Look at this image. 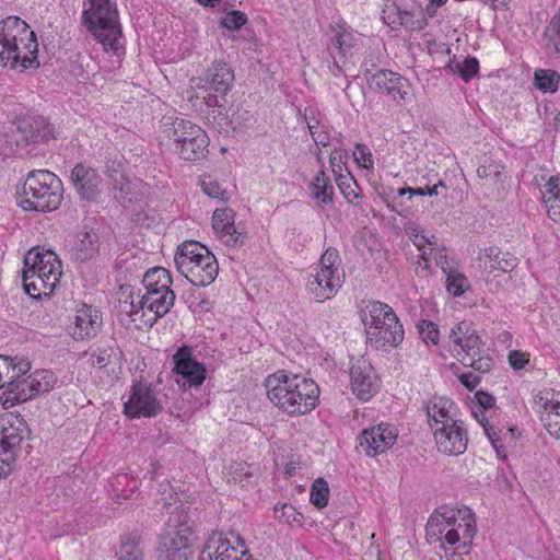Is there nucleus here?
Wrapping results in <instances>:
<instances>
[{
    "instance_id": "f257e3e1",
    "label": "nucleus",
    "mask_w": 560,
    "mask_h": 560,
    "mask_svg": "<svg viewBox=\"0 0 560 560\" xmlns=\"http://www.w3.org/2000/svg\"><path fill=\"white\" fill-rule=\"evenodd\" d=\"M265 387L271 404L290 416L311 412L319 398V387L312 378L285 370L269 375Z\"/></svg>"
},
{
    "instance_id": "f03ea898",
    "label": "nucleus",
    "mask_w": 560,
    "mask_h": 560,
    "mask_svg": "<svg viewBox=\"0 0 560 560\" xmlns=\"http://www.w3.org/2000/svg\"><path fill=\"white\" fill-rule=\"evenodd\" d=\"M162 132L172 142L175 153L185 161L198 162L209 153L210 139L207 132L188 119L165 116Z\"/></svg>"
},
{
    "instance_id": "7ed1b4c3",
    "label": "nucleus",
    "mask_w": 560,
    "mask_h": 560,
    "mask_svg": "<svg viewBox=\"0 0 560 560\" xmlns=\"http://www.w3.org/2000/svg\"><path fill=\"white\" fill-rule=\"evenodd\" d=\"M174 262L176 269L195 287L210 285L219 271L215 256L196 241L182 243L175 253Z\"/></svg>"
},
{
    "instance_id": "20e7f679",
    "label": "nucleus",
    "mask_w": 560,
    "mask_h": 560,
    "mask_svg": "<svg viewBox=\"0 0 560 560\" xmlns=\"http://www.w3.org/2000/svg\"><path fill=\"white\" fill-rule=\"evenodd\" d=\"M82 22L89 32L104 46L105 50H118V38L122 36L118 9L110 0H88Z\"/></svg>"
},
{
    "instance_id": "39448f33",
    "label": "nucleus",
    "mask_w": 560,
    "mask_h": 560,
    "mask_svg": "<svg viewBox=\"0 0 560 560\" xmlns=\"http://www.w3.org/2000/svg\"><path fill=\"white\" fill-rule=\"evenodd\" d=\"M31 368L32 363L26 359L14 362V359L10 357L0 355V388L7 385L3 393L5 408L30 400L35 396V378H32V375L24 377Z\"/></svg>"
},
{
    "instance_id": "423d86ee",
    "label": "nucleus",
    "mask_w": 560,
    "mask_h": 560,
    "mask_svg": "<svg viewBox=\"0 0 560 560\" xmlns=\"http://www.w3.org/2000/svg\"><path fill=\"white\" fill-rule=\"evenodd\" d=\"M448 339L459 348L457 355L464 366L471 368L479 373H487L493 366V360L489 354L481 352V338L467 322H459L450 332Z\"/></svg>"
},
{
    "instance_id": "0eeeda50",
    "label": "nucleus",
    "mask_w": 560,
    "mask_h": 560,
    "mask_svg": "<svg viewBox=\"0 0 560 560\" xmlns=\"http://www.w3.org/2000/svg\"><path fill=\"white\" fill-rule=\"evenodd\" d=\"M32 434L23 418L0 419V478L10 475L24 439Z\"/></svg>"
},
{
    "instance_id": "6e6552de",
    "label": "nucleus",
    "mask_w": 560,
    "mask_h": 560,
    "mask_svg": "<svg viewBox=\"0 0 560 560\" xmlns=\"http://www.w3.org/2000/svg\"><path fill=\"white\" fill-rule=\"evenodd\" d=\"M235 81L234 70L223 60H215L205 74L203 84L198 86L194 97V106L199 100H208L217 105L220 100L226 97Z\"/></svg>"
},
{
    "instance_id": "1a4fd4ad",
    "label": "nucleus",
    "mask_w": 560,
    "mask_h": 560,
    "mask_svg": "<svg viewBox=\"0 0 560 560\" xmlns=\"http://www.w3.org/2000/svg\"><path fill=\"white\" fill-rule=\"evenodd\" d=\"M459 515V509L455 512L452 509L436 510L427 523V540L429 542H440V548L447 551L445 544L455 546L460 540V529L464 527V521Z\"/></svg>"
},
{
    "instance_id": "9d476101",
    "label": "nucleus",
    "mask_w": 560,
    "mask_h": 560,
    "mask_svg": "<svg viewBox=\"0 0 560 560\" xmlns=\"http://www.w3.org/2000/svg\"><path fill=\"white\" fill-rule=\"evenodd\" d=\"M364 78L372 90L385 93L398 104L411 101L410 83L397 72L385 69L372 72L365 69Z\"/></svg>"
},
{
    "instance_id": "9b49d317",
    "label": "nucleus",
    "mask_w": 560,
    "mask_h": 560,
    "mask_svg": "<svg viewBox=\"0 0 560 560\" xmlns=\"http://www.w3.org/2000/svg\"><path fill=\"white\" fill-rule=\"evenodd\" d=\"M199 101L205 106L200 107L201 113L205 114L206 119L221 135L229 136L231 132L242 127L243 124L249 119V113L247 110L241 112L238 108H228L226 97L220 100L221 102H219L217 105L210 104L208 100Z\"/></svg>"
},
{
    "instance_id": "f8f14e48",
    "label": "nucleus",
    "mask_w": 560,
    "mask_h": 560,
    "mask_svg": "<svg viewBox=\"0 0 560 560\" xmlns=\"http://www.w3.org/2000/svg\"><path fill=\"white\" fill-rule=\"evenodd\" d=\"M151 384L142 381L133 382L128 400L124 404V413L131 418H152L162 411Z\"/></svg>"
},
{
    "instance_id": "ddd939ff",
    "label": "nucleus",
    "mask_w": 560,
    "mask_h": 560,
    "mask_svg": "<svg viewBox=\"0 0 560 560\" xmlns=\"http://www.w3.org/2000/svg\"><path fill=\"white\" fill-rule=\"evenodd\" d=\"M130 310L127 312L129 315L138 314L140 311L147 310L152 313V318L147 323L152 326L159 318L165 316L175 302V293L172 289H164L156 292H144L143 294H130Z\"/></svg>"
},
{
    "instance_id": "4468645a",
    "label": "nucleus",
    "mask_w": 560,
    "mask_h": 560,
    "mask_svg": "<svg viewBox=\"0 0 560 560\" xmlns=\"http://www.w3.org/2000/svg\"><path fill=\"white\" fill-rule=\"evenodd\" d=\"M70 179L81 201L97 202L102 195L103 179L95 168L85 163H77Z\"/></svg>"
},
{
    "instance_id": "2eb2a0df",
    "label": "nucleus",
    "mask_w": 560,
    "mask_h": 560,
    "mask_svg": "<svg viewBox=\"0 0 560 560\" xmlns=\"http://www.w3.org/2000/svg\"><path fill=\"white\" fill-rule=\"evenodd\" d=\"M37 278L44 288L37 289V301L49 299L59 284L62 275V265L57 254L52 250L40 252L37 246Z\"/></svg>"
},
{
    "instance_id": "dca6fc26",
    "label": "nucleus",
    "mask_w": 560,
    "mask_h": 560,
    "mask_svg": "<svg viewBox=\"0 0 560 560\" xmlns=\"http://www.w3.org/2000/svg\"><path fill=\"white\" fill-rule=\"evenodd\" d=\"M397 429L389 423H380L362 431L359 440V447L370 457L386 452L396 440Z\"/></svg>"
},
{
    "instance_id": "f3484780",
    "label": "nucleus",
    "mask_w": 560,
    "mask_h": 560,
    "mask_svg": "<svg viewBox=\"0 0 560 560\" xmlns=\"http://www.w3.org/2000/svg\"><path fill=\"white\" fill-rule=\"evenodd\" d=\"M438 450L446 455L457 456L467 448L468 436L463 421L451 422L433 429Z\"/></svg>"
},
{
    "instance_id": "a211bd4d",
    "label": "nucleus",
    "mask_w": 560,
    "mask_h": 560,
    "mask_svg": "<svg viewBox=\"0 0 560 560\" xmlns=\"http://www.w3.org/2000/svg\"><path fill=\"white\" fill-rule=\"evenodd\" d=\"M350 384L353 394L361 400H369L378 389V378L371 363L364 358H358L350 369Z\"/></svg>"
},
{
    "instance_id": "6ab92c4d",
    "label": "nucleus",
    "mask_w": 560,
    "mask_h": 560,
    "mask_svg": "<svg viewBox=\"0 0 560 560\" xmlns=\"http://www.w3.org/2000/svg\"><path fill=\"white\" fill-rule=\"evenodd\" d=\"M62 184L57 175L37 170V212H50L59 208Z\"/></svg>"
},
{
    "instance_id": "aec40b11",
    "label": "nucleus",
    "mask_w": 560,
    "mask_h": 560,
    "mask_svg": "<svg viewBox=\"0 0 560 560\" xmlns=\"http://www.w3.org/2000/svg\"><path fill=\"white\" fill-rule=\"evenodd\" d=\"M366 340L375 350L396 348L404 339L402 325L397 316L390 317L382 325L368 326Z\"/></svg>"
},
{
    "instance_id": "412c9836",
    "label": "nucleus",
    "mask_w": 560,
    "mask_h": 560,
    "mask_svg": "<svg viewBox=\"0 0 560 560\" xmlns=\"http://www.w3.org/2000/svg\"><path fill=\"white\" fill-rule=\"evenodd\" d=\"M195 537L163 533L156 547V560H191Z\"/></svg>"
},
{
    "instance_id": "4be33fe9",
    "label": "nucleus",
    "mask_w": 560,
    "mask_h": 560,
    "mask_svg": "<svg viewBox=\"0 0 560 560\" xmlns=\"http://www.w3.org/2000/svg\"><path fill=\"white\" fill-rule=\"evenodd\" d=\"M173 371L185 380L189 387H199L206 380V366L192 358L191 349L184 346L173 357Z\"/></svg>"
},
{
    "instance_id": "5701e85b",
    "label": "nucleus",
    "mask_w": 560,
    "mask_h": 560,
    "mask_svg": "<svg viewBox=\"0 0 560 560\" xmlns=\"http://www.w3.org/2000/svg\"><path fill=\"white\" fill-rule=\"evenodd\" d=\"M235 212L232 208L215 209L212 214V229L226 246L240 247L246 234L235 225Z\"/></svg>"
},
{
    "instance_id": "b1692460",
    "label": "nucleus",
    "mask_w": 560,
    "mask_h": 560,
    "mask_svg": "<svg viewBox=\"0 0 560 560\" xmlns=\"http://www.w3.org/2000/svg\"><path fill=\"white\" fill-rule=\"evenodd\" d=\"M102 327V315L93 306L83 304L77 310L73 323L68 327L69 335L74 340L94 338Z\"/></svg>"
},
{
    "instance_id": "393cba45",
    "label": "nucleus",
    "mask_w": 560,
    "mask_h": 560,
    "mask_svg": "<svg viewBox=\"0 0 560 560\" xmlns=\"http://www.w3.org/2000/svg\"><path fill=\"white\" fill-rule=\"evenodd\" d=\"M237 545L243 549L237 550V547L233 546L231 540L219 537L218 546L212 550L210 545H206L201 550L199 560H253L250 553L245 547V540L241 535H235Z\"/></svg>"
},
{
    "instance_id": "a878e982",
    "label": "nucleus",
    "mask_w": 560,
    "mask_h": 560,
    "mask_svg": "<svg viewBox=\"0 0 560 560\" xmlns=\"http://www.w3.org/2000/svg\"><path fill=\"white\" fill-rule=\"evenodd\" d=\"M101 241L98 231L83 225L75 234L72 246V257L75 261L84 262L95 258L100 253Z\"/></svg>"
},
{
    "instance_id": "bb28decb",
    "label": "nucleus",
    "mask_w": 560,
    "mask_h": 560,
    "mask_svg": "<svg viewBox=\"0 0 560 560\" xmlns=\"http://www.w3.org/2000/svg\"><path fill=\"white\" fill-rule=\"evenodd\" d=\"M455 404L445 397H433L425 405V413L431 430L436 429L439 425L458 421L454 419L453 411Z\"/></svg>"
},
{
    "instance_id": "cd10ccee",
    "label": "nucleus",
    "mask_w": 560,
    "mask_h": 560,
    "mask_svg": "<svg viewBox=\"0 0 560 560\" xmlns=\"http://www.w3.org/2000/svg\"><path fill=\"white\" fill-rule=\"evenodd\" d=\"M340 257L336 248H328L320 257V280H325L327 294L331 293L335 288H341V279L339 275Z\"/></svg>"
},
{
    "instance_id": "c85d7f7f",
    "label": "nucleus",
    "mask_w": 560,
    "mask_h": 560,
    "mask_svg": "<svg viewBox=\"0 0 560 560\" xmlns=\"http://www.w3.org/2000/svg\"><path fill=\"white\" fill-rule=\"evenodd\" d=\"M483 260V267L487 271L493 272L495 270L502 272L512 271L518 264V259L508 252H502L498 247L485 248L479 256Z\"/></svg>"
},
{
    "instance_id": "c756f323",
    "label": "nucleus",
    "mask_w": 560,
    "mask_h": 560,
    "mask_svg": "<svg viewBox=\"0 0 560 560\" xmlns=\"http://www.w3.org/2000/svg\"><path fill=\"white\" fill-rule=\"evenodd\" d=\"M164 533L195 537V522L190 517L189 508H184L183 504L176 506L168 517Z\"/></svg>"
},
{
    "instance_id": "7c9ffc66",
    "label": "nucleus",
    "mask_w": 560,
    "mask_h": 560,
    "mask_svg": "<svg viewBox=\"0 0 560 560\" xmlns=\"http://www.w3.org/2000/svg\"><path fill=\"white\" fill-rule=\"evenodd\" d=\"M459 515H463L462 521H464V527L460 529V540L456 544L457 546L455 548L462 556H464L470 553L472 540L477 533V527L475 513L471 511V509L467 506L459 509Z\"/></svg>"
},
{
    "instance_id": "2f4dec72",
    "label": "nucleus",
    "mask_w": 560,
    "mask_h": 560,
    "mask_svg": "<svg viewBox=\"0 0 560 560\" xmlns=\"http://www.w3.org/2000/svg\"><path fill=\"white\" fill-rule=\"evenodd\" d=\"M257 467L245 462H233L228 468V481L242 488L253 486L258 478Z\"/></svg>"
},
{
    "instance_id": "473e14b6",
    "label": "nucleus",
    "mask_w": 560,
    "mask_h": 560,
    "mask_svg": "<svg viewBox=\"0 0 560 560\" xmlns=\"http://www.w3.org/2000/svg\"><path fill=\"white\" fill-rule=\"evenodd\" d=\"M30 26L19 16H8L0 22V43L23 42Z\"/></svg>"
},
{
    "instance_id": "72a5a7b5",
    "label": "nucleus",
    "mask_w": 560,
    "mask_h": 560,
    "mask_svg": "<svg viewBox=\"0 0 560 560\" xmlns=\"http://www.w3.org/2000/svg\"><path fill=\"white\" fill-rule=\"evenodd\" d=\"M395 24H402L409 31H421L428 25L425 13L420 5H413L410 10L396 9Z\"/></svg>"
},
{
    "instance_id": "f704fd0d",
    "label": "nucleus",
    "mask_w": 560,
    "mask_h": 560,
    "mask_svg": "<svg viewBox=\"0 0 560 560\" xmlns=\"http://www.w3.org/2000/svg\"><path fill=\"white\" fill-rule=\"evenodd\" d=\"M172 283L173 281L170 271L163 267L149 269L142 279L145 292H156L164 289H171Z\"/></svg>"
},
{
    "instance_id": "c9c22d12",
    "label": "nucleus",
    "mask_w": 560,
    "mask_h": 560,
    "mask_svg": "<svg viewBox=\"0 0 560 560\" xmlns=\"http://www.w3.org/2000/svg\"><path fill=\"white\" fill-rule=\"evenodd\" d=\"M331 46L338 50L340 59H346L357 44V39L346 25L331 26Z\"/></svg>"
},
{
    "instance_id": "e433bc0d",
    "label": "nucleus",
    "mask_w": 560,
    "mask_h": 560,
    "mask_svg": "<svg viewBox=\"0 0 560 560\" xmlns=\"http://www.w3.org/2000/svg\"><path fill=\"white\" fill-rule=\"evenodd\" d=\"M311 196L320 200L322 203L328 205L334 199V186L326 173L320 170L317 172L314 180L310 185Z\"/></svg>"
},
{
    "instance_id": "4c0bfd02",
    "label": "nucleus",
    "mask_w": 560,
    "mask_h": 560,
    "mask_svg": "<svg viewBox=\"0 0 560 560\" xmlns=\"http://www.w3.org/2000/svg\"><path fill=\"white\" fill-rule=\"evenodd\" d=\"M396 314L393 308L380 301H373L368 305V313L364 314L363 323L365 331L368 326L382 325V322H387L390 317H395Z\"/></svg>"
},
{
    "instance_id": "58836bf2",
    "label": "nucleus",
    "mask_w": 560,
    "mask_h": 560,
    "mask_svg": "<svg viewBox=\"0 0 560 560\" xmlns=\"http://www.w3.org/2000/svg\"><path fill=\"white\" fill-rule=\"evenodd\" d=\"M141 537L137 533H131L122 537L119 550L117 551L118 560H143V551L140 547Z\"/></svg>"
},
{
    "instance_id": "ea45409f",
    "label": "nucleus",
    "mask_w": 560,
    "mask_h": 560,
    "mask_svg": "<svg viewBox=\"0 0 560 560\" xmlns=\"http://www.w3.org/2000/svg\"><path fill=\"white\" fill-rule=\"evenodd\" d=\"M547 413L544 418L545 427L548 433L556 439H560V393L557 398H552L545 404Z\"/></svg>"
},
{
    "instance_id": "a19ab883",
    "label": "nucleus",
    "mask_w": 560,
    "mask_h": 560,
    "mask_svg": "<svg viewBox=\"0 0 560 560\" xmlns=\"http://www.w3.org/2000/svg\"><path fill=\"white\" fill-rule=\"evenodd\" d=\"M535 86L542 93H555L558 90L560 75L551 69H537L534 73Z\"/></svg>"
},
{
    "instance_id": "79ce46f5",
    "label": "nucleus",
    "mask_w": 560,
    "mask_h": 560,
    "mask_svg": "<svg viewBox=\"0 0 560 560\" xmlns=\"http://www.w3.org/2000/svg\"><path fill=\"white\" fill-rule=\"evenodd\" d=\"M115 194V199L120 203L132 202L136 198L133 183L124 174L109 182Z\"/></svg>"
},
{
    "instance_id": "37998d69",
    "label": "nucleus",
    "mask_w": 560,
    "mask_h": 560,
    "mask_svg": "<svg viewBox=\"0 0 560 560\" xmlns=\"http://www.w3.org/2000/svg\"><path fill=\"white\" fill-rule=\"evenodd\" d=\"M35 276V247H31L23 256V270L22 282L24 292L31 298L35 299L32 290H35V282H27L28 279Z\"/></svg>"
},
{
    "instance_id": "c03bdc74",
    "label": "nucleus",
    "mask_w": 560,
    "mask_h": 560,
    "mask_svg": "<svg viewBox=\"0 0 560 560\" xmlns=\"http://www.w3.org/2000/svg\"><path fill=\"white\" fill-rule=\"evenodd\" d=\"M329 500V486L328 482L319 477L314 480L310 490V501L317 509H324L327 506Z\"/></svg>"
},
{
    "instance_id": "a18cd8bd",
    "label": "nucleus",
    "mask_w": 560,
    "mask_h": 560,
    "mask_svg": "<svg viewBox=\"0 0 560 560\" xmlns=\"http://www.w3.org/2000/svg\"><path fill=\"white\" fill-rule=\"evenodd\" d=\"M200 187L202 192L210 198L222 201H226L229 199L226 190L222 188L220 183L211 175H205L201 177Z\"/></svg>"
},
{
    "instance_id": "49530a36",
    "label": "nucleus",
    "mask_w": 560,
    "mask_h": 560,
    "mask_svg": "<svg viewBox=\"0 0 560 560\" xmlns=\"http://www.w3.org/2000/svg\"><path fill=\"white\" fill-rule=\"evenodd\" d=\"M318 277H320V270L311 276L307 281V289L318 302H323L331 299L339 288H335L331 293L327 294V288L325 287L326 281L320 280Z\"/></svg>"
},
{
    "instance_id": "de8ad7c7",
    "label": "nucleus",
    "mask_w": 560,
    "mask_h": 560,
    "mask_svg": "<svg viewBox=\"0 0 560 560\" xmlns=\"http://www.w3.org/2000/svg\"><path fill=\"white\" fill-rule=\"evenodd\" d=\"M335 180L348 202L353 203L354 199L360 198V195L357 192L359 186L350 173L343 176H337Z\"/></svg>"
},
{
    "instance_id": "09e8293b",
    "label": "nucleus",
    "mask_w": 560,
    "mask_h": 560,
    "mask_svg": "<svg viewBox=\"0 0 560 560\" xmlns=\"http://www.w3.org/2000/svg\"><path fill=\"white\" fill-rule=\"evenodd\" d=\"M275 514L278 518L283 520L288 524H302L303 522V514L298 512L295 506L292 504L283 503L281 505L277 504L275 506Z\"/></svg>"
},
{
    "instance_id": "8fccbe9b",
    "label": "nucleus",
    "mask_w": 560,
    "mask_h": 560,
    "mask_svg": "<svg viewBox=\"0 0 560 560\" xmlns=\"http://www.w3.org/2000/svg\"><path fill=\"white\" fill-rule=\"evenodd\" d=\"M56 373L48 369L37 370V394L50 392L57 384Z\"/></svg>"
},
{
    "instance_id": "3c124183",
    "label": "nucleus",
    "mask_w": 560,
    "mask_h": 560,
    "mask_svg": "<svg viewBox=\"0 0 560 560\" xmlns=\"http://www.w3.org/2000/svg\"><path fill=\"white\" fill-rule=\"evenodd\" d=\"M57 138V130L45 117H37V143H47Z\"/></svg>"
},
{
    "instance_id": "603ef678",
    "label": "nucleus",
    "mask_w": 560,
    "mask_h": 560,
    "mask_svg": "<svg viewBox=\"0 0 560 560\" xmlns=\"http://www.w3.org/2000/svg\"><path fill=\"white\" fill-rule=\"evenodd\" d=\"M220 23L230 31H237L247 23V15L242 11L233 10L222 18Z\"/></svg>"
},
{
    "instance_id": "864d4df0",
    "label": "nucleus",
    "mask_w": 560,
    "mask_h": 560,
    "mask_svg": "<svg viewBox=\"0 0 560 560\" xmlns=\"http://www.w3.org/2000/svg\"><path fill=\"white\" fill-rule=\"evenodd\" d=\"M466 283V278L464 275L459 272L451 271L447 273L446 278V290L453 296H460L464 294V284Z\"/></svg>"
},
{
    "instance_id": "5fc2aeb1",
    "label": "nucleus",
    "mask_w": 560,
    "mask_h": 560,
    "mask_svg": "<svg viewBox=\"0 0 560 560\" xmlns=\"http://www.w3.org/2000/svg\"><path fill=\"white\" fill-rule=\"evenodd\" d=\"M417 327L425 342L431 341L433 345H438L440 331L436 324L431 320L421 319Z\"/></svg>"
},
{
    "instance_id": "6e6d98bb",
    "label": "nucleus",
    "mask_w": 560,
    "mask_h": 560,
    "mask_svg": "<svg viewBox=\"0 0 560 560\" xmlns=\"http://www.w3.org/2000/svg\"><path fill=\"white\" fill-rule=\"evenodd\" d=\"M18 132L21 135L18 142H25L26 144L34 142L35 129L33 127L32 118H19L16 121Z\"/></svg>"
},
{
    "instance_id": "4d7b16f0",
    "label": "nucleus",
    "mask_w": 560,
    "mask_h": 560,
    "mask_svg": "<svg viewBox=\"0 0 560 560\" xmlns=\"http://www.w3.org/2000/svg\"><path fill=\"white\" fill-rule=\"evenodd\" d=\"M28 194L35 197V187H33L31 183L27 186L26 182L22 187H18L15 194L16 202L23 210H35V203L27 198Z\"/></svg>"
},
{
    "instance_id": "13d9d810",
    "label": "nucleus",
    "mask_w": 560,
    "mask_h": 560,
    "mask_svg": "<svg viewBox=\"0 0 560 560\" xmlns=\"http://www.w3.org/2000/svg\"><path fill=\"white\" fill-rule=\"evenodd\" d=\"M348 160V152L342 149H335L329 156V164L331 171L335 175V179L337 176H343V167Z\"/></svg>"
},
{
    "instance_id": "bf43d9fd",
    "label": "nucleus",
    "mask_w": 560,
    "mask_h": 560,
    "mask_svg": "<svg viewBox=\"0 0 560 560\" xmlns=\"http://www.w3.org/2000/svg\"><path fill=\"white\" fill-rule=\"evenodd\" d=\"M117 358L116 351L112 347L98 348L95 353L92 354V362L100 369L106 368L108 364Z\"/></svg>"
},
{
    "instance_id": "052dcab7",
    "label": "nucleus",
    "mask_w": 560,
    "mask_h": 560,
    "mask_svg": "<svg viewBox=\"0 0 560 560\" xmlns=\"http://www.w3.org/2000/svg\"><path fill=\"white\" fill-rule=\"evenodd\" d=\"M19 46L15 42L3 43V48L0 50V66L4 67L9 61L11 62L12 68H16V63L19 62V54H18Z\"/></svg>"
},
{
    "instance_id": "680f3d73",
    "label": "nucleus",
    "mask_w": 560,
    "mask_h": 560,
    "mask_svg": "<svg viewBox=\"0 0 560 560\" xmlns=\"http://www.w3.org/2000/svg\"><path fill=\"white\" fill-rule=\"evenodd\" d=\"M355 162L365 168H373L374 161L370 149L365 144L358 143L353 151Z\"/></svg>"
},
{
    "instance_id": "e2e57ef3",
    "label": "nucleus",
    "mask_w": 560,
    "mask_h": 560,
    "mask_svg": "<svg viewBox=\"0 0 560 560\" xmlns=\"http://www.w3.org/2000/svg\"><path fill=\"white\" fill-rule=\"evenodd\" d=\"M479 72V61L476 57L467 56L462 63L460 78L469 82Z\"/></svg>"
},
{
    "instance_id": "0e129e2a",
    "label": "nucleus",
    "mask_w": 560,
    "mask_h": 560,
    "mask_svg": "<svg viewBox=\"0 0 560 560\" xmlns=\"http://www.w3.org/2000/svg\"><path fill=\"white\" fill-rule=\"evenodd\" d=\"M159 492L161 494L159 503H161L164 508L171 506L173 503H175L174 499L176 493L174 492L173 487L168 481L162 482L160 485Z\"/></svg>"
},
{
    "instance_id": "69168bd1",
    "label": "nucleus",
    "mask_w": 560,
    "mask_h": 560,
    "mask_svg": "<svg viewBox=\"0 0 560 560\" xmlns=\"http://www.w3.org/2000/svg\"><path fill=\"white\" fill-rule=\"evenodd\" d=\"M529 361V354L513 350L509 353V363L513 370H522Z\"/></svg>"
},
{
    "instance_id": "338daca9",
    "label": "nucleus",
    "mask_w": 560,
    "mask_h": 560,
    "mask_svg": "<svg viewBox=\"0 0 560 560\" xmlns=\"http://www.w3.org/2000/svg\"><path fill=\"white\" fill-rule=\"evenodd\" d=\"M475 399L477 401L476 407L481 410H488V409L492 408L494 405V401H495L494 397L485 390H478L475 394Z\"/></svg>"
},
{
    "instance_id": "774afa93",
    "label": "nucleus",
    "mask_w": 560,
    "mask_h": 560,
    "mask_svg": "<svg viewBox=\"0 0 560 560\" xmlns=\"http://www.w3.org/2000/svg\"><path fill=\"white\" fill-rule=\"evenodd\" d=\"M547 214L548 217L555 221H560V198H547L545 200Z\"/></svg>"
}]
</instances>
